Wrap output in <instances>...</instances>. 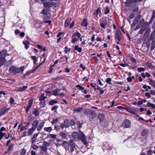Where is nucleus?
<instances>
[{
  "label": "nucleus",
  "instance_id": "nucleus-1",
  "mask_svg": "<svg viewBox=\"0 0 155 155\" xmlns=\"http://www.w3.org/2000/svg\"><path fill=\"white\" fill-rule=\"evenodd\" d=\"M25 66H23L19 68H17L15 66H12L9 69V71L11 73H13L15 74L23 72Z\"/></svg>",
  "mask_w": 155,
  "mask_h": 155
},
{
  "label": "nucleus",
  "instance_id": "nucleus-2",
  "mask_svg": "<svg viewBox=\"0 0 155 155\" xmlns=\"http://www.w3.org/2000/svg\"><path fill=\"white\" fill-rule=\"evenodd\" d=\"M84 114L89 117L90 120H92L95 118L97 116V114L95 111L91 110L88 109L85 110L84 111Z\"/></svg>",
  "mask_w": 155,
  "mask_h": 155
},
{
  "label": "nucleus",
  "instance_id": "nucleus-3",
  "mask_svg": "<svg viewBox=\"0 0 155 155\" xmlns=\"http://www.w3.org/2000/svg\"><path fill=\"white\" fill-rule=\"evenodd\" d=\"M80 136H79V139H80L81 141L85 145H87L88 144L87 141L86 140L87 139L86 137L82 132L80 131Z\"/></svg>",
  "mask_w": 155,
  "mask_h": 155
},
{
  "label": "nucleus",
  "instance_id": "nucleus-4",
  "mask_svg": "<svg viewBox=\"0 0 155 155\" xmlns=\"http://www.w3.org/2000/svg\"><path fill=\"white\" fill-rule=\"evenodd\" d=\"M61 89H57L54 90L52 91V94L54 96L59 95L62 97L65 95V94L64 93L61 92Z\"/></svg>",
  "mask_w": 155,
  "mask_h": 155
},
{
  "label": "nucleus",
  "instance_id": "nucleus-5",
  "mask_svg": "<svg viewBox=\"0 0 155 155\" xmlns=\"http://www.w3.org/2000/svg\"><path fill=\"white\" fill-rule=\"evenodd\" d=\"M70 126L69 121L68 119L65 120L64 122L61 123L60 125V127L62 129L64 127L68 128Z\"/></svg>",
  "mask_w": 155,
  "mask_h": 155
},
{
  "label": "nucleus",
  "instance_id": "nucleus-6",
  "mask_svg": "<svg viewBox=\"0 0 155 155\" xmlns=\"http://www.w3.org/2000/svg\"><path fill=\"white\" fill-rule=\"evenodd\" d=\"M122 126L126 128H129L130 126V122L128 119L125 120L122 123Z\"/></svg>",
  "mask_w": 155,
  "mask_h": 155
},
{
  "label": "nucleus",
  "instance_id": "nucleus-7",
  "mask_svg": "<svg viewBox=\"0 0 155 155\" xmlns=\"http://www.w3.org/2000/svg\"><path fill=\"white\" fill-rule=\"evenodd\" d=\"M53 2H45L43 3V5L44 7H51L54 5Z\"/></svg>",
  "mask_w": 155,
  "mask_h": 155
},
{
  "label": "nucleus",
  "instance_id": "nucleus-8",
  "mask_svg": "<svg viewBox=\"0 0 155 155\" xmlns=\"http://www.w3.org/2000/svg\"><path fill=\"white\" fill-rule=\"evenodd\" d=\"M33 102V99H31L29 100L28 101V106L27 107L26 109V112L27 113L31 106L32 105Z\"/></svg>",
  "mask_w": 155,
  "mask_h": 155
},
{
  "label": "nucleus",
  "instance_id": "nucleus-9",
  "mask_svg": "<svg viewBox=\"0 0 155 155\" xmlns=\"http://www.w3.org/2000/svg\"><path fill=\"white\" fill-rule=\"evenodd\" d=\"M121 33L120 31L117 30L115 34V37L119 41H120L121 40Z\"/></svg>",
  "mask_w": 155,
  "mask_h": 155
},
{
  "label": "nucleus",
  "instance_id": "nucleus-10",
  "mask_svg": "<svg viewBox=\"0 0 155 155\" xmlns=\"http://www.w3.org/2000/svg\"><path fill=\"white\" fill-rule=\"evenodd\" d=\"M39 123V121L38 120H34L32 123V128L35 130Z\"/></svg>",
  "mask_w": 155,
  "mask_h": 155
},
{
  "label": "nucleus",
  "instance_id": "nucleus-11",
  "mask_svg": "<svg viewBox=\"0 0 155 155\" xmlns=\"http://www.w3.org/2000/svg\"><path fill=\"white\" fill-rule=\"evenodd\" d=\"M32 114L36 117L39 115V110L38 109L34 108L32 110Z\"/></svg>",
  "mask_w": 155,
  "mask_h": 155
},
{
  "label": "nucleus",
  "instance_id": "nucleus-12",
  "mask_svg": "<svg viewBox=\"0 0 155 155\" xmlns=\"http://www.w3.org/2000/svg\"><path fill=\"white\" fill-rule=\"evenodd\" d=\"M38 135V133L34 134L31 138V142L32 143H33L36 141L37 137Z\"/></svg>",
  "mask_w": 155,
  "mask_h": 155
},
{
  "label": "nucleus",
  "instance_id": "nucleus-13",
  "mask_svg": "<svg viewBox=\"0 0 155 155\" xmlns=\"http://www.w3.org/2000/svg\"><path fill=\"white\" fill-rule=\"evenodd\" d=\"M73 138L76 140L79 139V136L78 134L76 132H74L72 133Z\"/></svg>",
  "mask_w": 155,
  "mask_h": 155
},
{
  "label": "nucleus",
  "instance_id": "nucleus-14",
  "mask_svg": "<svg viewBox=\"0 0 155 155\" xmlns=\"http://www.w3.org/2000/svg\"><path fill=\"white\" fill-rule=\"evenodd\" d=\"M61 145L64 147L66 149H68L69 145V143L65 141H63V143Z\"/></svg>",
  "mask_w": 155,
  "mask_h": 155
},
{
  "label": "nucleus",
  "instance_id": "nucleus-15",
  "mask_svg": "<svg viewBox=\"0 0 155 155\" xmlns=\"http://www.w3.org/2000/svg\"><path fill=\"white\" fill-rule=\"evenodd\" d=\"M45 123V121H42L39 124L37 128V130L38 131H40L42 129V127H44Z\"/></svg>",
  "mask_w": 155,
  "mask_h": 155
},
{
  "label": "nucleus",
  "instance_id": "nucleus-16",
  "mask_svg": "<svg viewBox=\"0 0 155 155\" xmlns=\"http://www.w3.org/2000/svg\"><path fill=\"white\" fill-rule=\"evenodd\" d=\"M107 21L104 20L102 21L100 23L101 26L103 28H105V26L107 25Z\"/></svg>",
  "mask_w": 155,
  "mask_h": 155
},
{
  "label": "nucleus",
  "instance_id": "nucleus-17",
  "mask_svg": "<svg viewBox=\"0 0 155 155\" xmlns=\"http://www.w3.org/2000/svg\"><path fill=\"white\" fill-rule=\"evenodd\" d=\"M59 135L63 139H66L67 137V134L64 132H60Z\"/></svg>",
  "mask_w": 155,
  "mask_h": 155
},
{
  "label": "nucleus",
  "instance_id": "nucleus-18",
  "mask_svg": "<svg viewBox=\"0 0 155 155\" xmlns=\"http://www.w3.org/2000/svg\"><path fill=\"white\" fill-rule=\"evenodd\" d=\"M83 109L84 108L82 107L75 108L74 109V113H76L80 112L83 110Z\"/></svg>",
  "mask_w": 155,
  "mask_h": 155
},
{
  "label": "nucleus",
  "instance_id": "nucleus-19",
  "mask_svg": "<svg viewBox=\"0 0 155 155\" xmlns=\"http://www.w3.org/2000/svg\"><path fill=\"white\" fill-rule=\"evenodd\" d=\"M35 130L32 128L29 129L27 131V136H31L34 133Z\"/></svg>",
  "mask_w": 155,
  "mask_h": 155
},
{
  "label": "nucleus",
  "instance_id": "nucleus-20",
  "mask_svg": "<svg viewBox=\"0 0 155 155\" xmlns=\"http://www.w3.org/2000/svg\"><path fill=\"white\" fill-rule=\"evenodd\" d=\"M97 117L100 121H101L103 120L104 118V115L101 113L98 114Z\"/></svg>",
  "mask_w": 155,
  "mask_h": 155
},
{
  "label": "nucleus",
  "instance_id": "nucleus-21",
  "mask_svg": "<svg viewBox=\"0 0 155 155\" xmlns=\"http://www.w3.org/2000/svg\"><path fill=\"white\" fill-rule=\"evenodd\" d=\"M28 88V87L27 86H24L22 87H20L18 88L17 89V91H23L25 90Z\"/></svg>",
  "mask_w": 155,
  "mask_h": 155
},
{
  "label": "nucleus",
  "instance_id": "nucleus-22",
  "mask_svg": "<svg viewBox=\"0 0 155 155\" xmlns=\"http://www.w3.org/2000/svg\"><path fill=\"white\" fill-rule=\"evenodd\" d=\"M71 21V19L69 18H67L65 22V23L64 25V26L66 28L68 27L69 24L70 23Z\"/></svg>",
  "mask_w": 155,
  "mask_h": 155
},
{
  "label": "nucleus",
  "instance_id": "nucleus-23",
  "mask_svg": "<svg viewBox=\"0 0 155 155\" xmlns=\"http://www.w3.org/2000/svg\"><path fill=\"white\" fill-rule=\"evenodd\" d=\"M142 1V0H127V1L126 2V3L129 2L136 3L140 2H141Z\"/></svg>",
  "mask_w": 155,
  "mask_h": 155
},
{
  "label": "nucleus",
  "instance_id": "nucleus-24",
  "mask_svg": "<svg viewBox=\"0 0 155 155\" xmlns=\"http://www.w3.org/2000/svg\"><path fill=\"white\" fill-rule=\"evenodd\" d=\"M23 43L25 46V48L26 49H27L29 47V46L30 45L29 42L27 40H26L23 41Z\"/></svg>",
  "mask_w": 155,
  "mask_h": 155
},
{
  "label": "nucleus",
  "instance_id": "nucleus-25",
  "mask_svg": "<svg viewBox=\"0 0 155 155\" xmlns=\"http://www.w3.org/2000/svg\"><path fill=\"white\" fill-rule=\"evenodd\" d=\"M44 130L45 131L50 132L52 130V128L51 127H45L44 128Z\"/></svg>",
  "mask_w": 155,
  "mask_h": 155
},
{
  "label": "nucleus",
  "instance_id": "nucleus-26",
  "mask_svg": "<svg viewBox=\"0 0 155 155\" xmlns=\"http://www.w3.org/2000/svg\"><path fill=\"white\" fill-rule=\"evenodd\" d=\"M58 101L55 100H50L49 102V104L51 106L54 104H57Z\"/></svg>",
  "mask_w": 155,
  "mask_h": 155
},
{
  "label": "nucleus",
  "instance_id": "nucleus-27",
  "mask_svg": "<svg viewBox=\"0 0 155 155\" xmlns=\"http://www.w3.org/2000/svg\"><path fill=\"white\" fill-rule=\"evenodd\" d=\"M81 25L83 26H85L86 27H87V22L86 19L84 18L83 21L81 23Z\"/></svg>",
  "mask_w": 155,
  "mask_h": 155
},
{
  "label": "nucleus",
  "instance_id": "nucleus-28",
  "mask_svg": "<svg viewBox=\"0 0 155 155\" xmlns=\"http://www.w3.org/2000/svg\"><path fill=\"white\" fill-rule=\"evenodd\" d=\"M8 110V109L5 107L3 109H2L0 112V116H2Z\"/></svg>",
  "mask_w": 155,
  "mask_h": 155
},
{
  "label": "nucleus",
  "instance_id": "nucleus-29",
  "mask_svg": "<svg viewBox=\"0 0 155 155\" xmlns=\"http://www.w3.org/2000/svg\"><path fill=\"white\" fill-rule=\"evenodd\" d=\"M101 12V9L100 8H98L95 12L94 13V14L95 16L97 17L98 15Z\"/></svg>",
  "mask_w": 155,
  "mask_h": 155
},
{
  "label": "nucleus",
  "instance_id": "nucleus-30",
  "mask_svg": "<svg viewBox=\"0 0 155 155\" xmlns=\"http://www.w3.org/2000/svg\"><path fill=\"white\" fill-rule=\"evenodd\" d=\"M144 19L143 18H142L140 20V21L138 23H139V25H140V26L141 25L144 23V25H143V26H144L145 25H147V22H144Z\"/></svg>",
  "mask_w": 155,
  "mask_h": 155
},
{
  "label": "nucleus",
  "instance_id": "nucleus-31",
  "mask_svg": "<svg viewBox=\"0 0 155 155\" xmlns=\"http://www.w3.org/2000/svg\"><path fill=\"white\" fill-rule=\"evenodd\" d=\"M69 143L70 145V146L72 148H74L75 147V144L74 143V140H71L69 141Z\"/></svg>",
  "mask_w": 155,
  "mask_h": 155
},
{
  "label": "nucleus",
  "instance_id": "nucleus-32",
  "mask_svg": "<svg viewBox=\"0 0 155 155\" xmlns=\"http://www.w3.org/2000/svg\"><path fill=\"white\" fill-rule=\"evenodd\" d=\"M46 98L47 97L45 96L43 94H42L39 97V101H44Z\"/></svg>",
  "mask_w": 155,
  "mask_h": 155
},
{
  "label": "nucleus",
  "instance_id": "nucleus-33",
  "mask_svg": "<svg viewBox=\"0 0 155 155\" xmlns=\"http://www.w3.org/2000/svg\"><path fill=\"white\" fill-rule=\"evenodd\" d=\"M75 50L77 51L78 52H81V51L82 48H79L78 45H76L74 48Z\"/></svg>",
  "mask_w": 155,
  "mask_h": 155
},
{
  "label": "nucleus",
  "instance_id": "nucleus-34",
  "mask_svg": "<svg viewBox=\"0 0 155 155\" xmlns=\"http://www.w3.org/2000/svg\"><path fill=\"white\" fill-rule=\"evenodd\" d=\"M148 80L149 81V84L155 87V83L153 80L149 78L148 79Z\"/></svg>",
  "mask_w": 155,
  "mask_h": 155
},
{
  "label": "nucleus",
  "instance_id": "nucleus-35",
  "mask_svg": "<svg viewBox=\"0 0 155 155\" xmlns=\"http://www.w3.org/2000/svg\"><path fill=\"white\" fill-rule=\"evenodd\" d=\"M148 130L147 129L143 130L141 132V135L142 136H145L148 133Z\"/></svg>",
  "mask_w": 155,
  "mask_h": 155
},
{
  "label": "nucleus",
  "instance_id": "nucleus-36",
  "mask_svg": "<svg viewBox=\"0 0 155 155\" xmlns=\"http://www.w3.org/2000/svg\"><path fill=\"white\" fill-rule=\"evenodd\" d=\"M110 12V9L109 8L108 6H106L104 9V13L105 14H107Z\"/></svg>",
  "mask_w": 155,
  "mask_h": 155
},
{
  "label": "nucleus",
  "instance_id": "nucleus-37",
  "mask_svg": "<svg viewBox=\"0 0 155 155\" xmlns=\"http://www.w3.org/2000/svg\"><path fill=\"white\" fill-rule=\"evenodd\" d=\"M134 17V13L131 14L129 16L128 18H127V20L129 21L130 23V20L131 19L133 18Z\"/></svg>",
  "mask_w": 155,
  "mask_h": 155
},
{
  "label": "nucleus",
  "instance_id": "nucleus-38",
  "mask_svg": "<svg viewBox=\"0 0 155 155\" xmlns=\"http://www.w3.org/2000/svg\"><path fill=\"white\" fill-rule=\"evenodd\" d=\"M141 17V15H139L137 17L134 21L136 23H137L138 22L140 19Z\"/></svg>",
  "mask_w": 155,
  "mask_h": 155
},
{
  "label": "nucleus",
  "instance_id": "nucleus-39",
  "mask_svg": "<svg viewBox=\"0 0 155 155\" xmlns=\"http://www.w3.org/2000/svg\"><path fill=\"white\" fill-rule=\"evenodd\" d=\"M40 149L41 151L45 152H47V148L45 146H41Z\"/></svg>",
  "mask_w": 155,
  "mask_h": 155
},
{
  "label": "nucleus",
  "instance_id": "nucleus-40",
  "mask_svg": "<svg viewBox=\"0 0 155 155\" xmlns=\"http://www.w3.org/2000/svg\"><path fill=\"white\" fill-rule=\"evenodd\" d=\"M147 104L149 107H151L153 109L155 108V105L153 104H151L150 102H148Z\"/></svg>",
  "mask_w": 155,
  "mask_h": 155
},
{
  "label": "nucleus",
  "instance_id": "nucleus-41",
  "mask_svg": "<svg viewBox=\"0 0 155 155\" xmlns=\"http://www.w3.org/2000/svg\"><path fill=\"white\" fill-rule=\"evenodd\" d=\"M155 48V41H153L151 43V50H153Z\"/></svg>",
  "mask_w": 155,
  "mask_h": 155
},
{
  "label": "nucleus",
  "instance_id": "nucleus-42",
  "mask_svg": "<svg viewBox=\"0 0 155 155\" xmlns=\"http://www.w3.org/2000/svg\"><path fill=\"white\" fill-rule=\"evenodd\" d=\"M75 87L77 88L78 89L82 91L84 89V87L81 86L80 85H76Z\"/></svg>",
  "mask_w": 155,
  "mask_h": 155
},
{
  "label": "nucleus",
  "instance_id": "nucleus-43",
  "mask_svg": "<svg viewBox=\"0 0 155 155\" xmlns=\"http://www.w3.org/2000/svg\"><path fill=\"white\" fill-rule=\"evenodd\" d=\"M60 127L58 125H55L54 126V129L57 131H58L60 128Z\"/></svg>",
  "mask_w": 155,
  "mask_h": 155
},
{
  "label": "nucleus",
  "instance_id": "nucleus-44",
  "mask_svg": "<svg viewBox=\"0 0 155 155\" xmlns=\"http://www.w3.org/2000/svg\"><path fill=\"white\" fill-rule=\"evenodd\" d=\"M14 146V144L13 143L9 147L7 150V152H9L10 151L12 150Z\"/></svg>",
  "mask_w": 155,
  "mask_h": 155
},
{
  "label": "nucleus",
  "instance_id": "nucleus-45",
  "mask_svg": "<svg viewBox=\"0 0 155 155\" xmlns=\"http://www.w3.org/2000/svg\"><path fill=\"white\" fill-rule=\"evenodd\" d=\"M58 119L57 118L55 119H53L51 121V123L52 124H54L58 122Z\"/></svg>",
  "mask_w": 155,
  "mask_h": 155
},
{
  "label": "nucleus",
  "instance_id": "nucleus-46",
  "mask_svg": "<svg viewBox=\"0 0 155 155\" xmlns=\"http://www.w3.org/2000/svg\"><path fill=\"white\" fill-rule=\"evenodd\" d=\"M26 153V150L25 149H22L21 150L20 152L21 155H25Z\"/></svg>",
  "mask_w": 155,
  "mask_h": 155
},
{
  "label": "nucleus",
  "instance_id": "nucleus-47",
  "mask_svg": "<svg viewBox=\"0 0 155 155\" xmlns=\"http://www.w3.org/2000/svg\"><path fill=\"white\" fill-rule=\"evenodd\" d=\"M65 51L64 52L66 53H67L68 52H69L70 51L71 48H68L67 46H66L64 48Z\"/></svg>",
  "mask_w": 155,
  "mask_h": 155
},
{
  "label": "nucleus",
  "instance_id": "nucleus-48",
  "mask_svg": "<svg viewBox=\"0 0 155 155\" xmlns=\"http://www.w3.org/2000/svg\"><path fill=\"white\" fill-rule=\"evenodd\" d=\"M155 12L154 11H153V15L150 19V22H151L155 18Z\"/></svg>",
  "mask_w": 155,
  "mask_h": 155
},
{
  "label": "nucleus",
  "instance_id": "nucleus-49",
  "mask_svg": "<svg viewBox=\"0 0 155 155\" xmlns=\"http://www.w3.org/2000/svg\"><path fill=\"white\" fill-rule=\"evenodd\" d=\"M32 59L33 60L34 63L35 64L37 61V59L36 56H34L31 57Z\"/></svg>",
  "mask_w": 155,
  "mask_h": 155
},
{
  "label": "nucleus",
  "instance_id": "nucleus-50",
  "mask_svg": "<svg viewBox=\"0 0 155 155\" xmlns=\"http://www.w3.org/2000/svg\"><path fill=\"white\" fill-rule=\"evenodd\" d=\"M130 60L132 63L135 64H136L137 61L135 58H134L133 57H131L130 58Z\"/></svg>",
  "mask_w": 155,
  "mask_h": 155
},
{
  "label": "nucleus",
  "instance_id": "nucleus-51",
  "mask_svg": "<svg viewBox=\"0 0 155 155\" xmlns=\"http://www.w3.org/2000/svg\"><path fill=\"white\" fill-rule=\"evenodd\" d=\"M111 79L110 78H108L106 80V82L107 83L111 85L112 84V83L111 82Z\"/></svg>",
  "mask_w": 155,
  "mask_h": 155
},
{
  "label": "nucleus",
  "instance_id": "nucleus-52",
  "mask_svg": "<svg viewBox=\"0 0 155 155\" xmlns=\"http://www.w3.org/2000/svg\"><path fill=\"white\" fill-rule=\"evenodd\" d=\"M137 70L139 72H141L142 71H144L145 70V69L143 68L140 67L138 68L137 69Z\"/></svg>",
  "mask_w": 155,
  "mask_h": 155
},
{
  "label": "nucleus",
  "instance_id": "nucleus-53",
  "mask_svg": "<svg viewBox=\"0 0 155 155\" xmlns=\"http://www.w3.org/2000/svg\"><path fill=\"white\" fill-rule=\"evenodd\" d=\"M138 11V7L137 6L135 7H134L132 11V12H137Z\"/></svg>",
  "mask_w": 155,
  "mask_h": 155
},
{
  "label": "nucleus",
  "instance_id": "nucleus-54",
  "mask_svg": "<svg viewBox=\"0 0 155 155\" xmlns=\"http://www.w3.org/2000/svg\"><path fill=\"white\" fill-rule=\"evenodd\" d=\"M47 13V10L45 9H43L41 12V13L44 15H46Z\"/></svg>",
  "mask_w": 155,
  "mask_h": 155
},
{
  "label": "nucleus",
  "instance_id": "nucleus-55",
  "mask_svg": "<svg viewBox=\"0 0 155 155\" xmlns=\"http://www.w3.org/2000/svg\"><path fill=\"white\" fill-rule=\"evenodd\" d=\"M73 36H77L78 38H80L81 37V34L79 32H76L74 33L73 35Z\"/></svg>",
  "mask_w": 155,
  "mask_h": 155
},
{
  "label": "nucleus",
  "instance_id": "nucleus-56",
  "mask_svg": "<svg viewBox=\"0 0 155 155\" xmlns=\"http://www.w3.org/2000/svg\"><path fill=\"white\" fill-rule=\"evenodd\" d=\"M76 125L79 128H81L82 127V125L81 124L80 121H77L76 122Z\"/></svg>",
  "mask_w": 155,
  "mask_h": 155
},
{
  "label": "nucleus",
  "instance_id": "nucleus-57",
  "mask_svg": "<svg viewBox=\"0 0 155 155\" xmlns=\"http://www.w3.org/2000/svg\"><path fill=\"white\" fill-rule=\"evenodd\" d=\"M70 124L72 126H74L75 125V122L74 119H71V120Z\"/></svg>",
  "mask_w": 155,
  "mask_h": 155
},
{
  "label": "nucleus",
  "instance_id": "nucleus-58",
  "mask_svg": "<svg viewBox=\"0 0 155 155\" xmlns=\"http://www.w3.org/2000/svg\"><path fill=\"white\" fill-rule=\"evenodd\" d=\"M43 145L45 147H48L50 145L49 143L46 141H44L43 142Z\"/></svg>",
  "mask_w": 155,
  "mask_h": 155
},
{
  "label": "nucleus",
  "instance_id": "nucleus-59",
  "mask_svg": "<svg viewBox=\"0 0 155 155\" xmlns=\"http://www.w3.org/2000/svg\"><path fill=\"white\" fill-rule=\"evenodd\" d=\"M4 60V58H3V57H0V67L2 66L4 63H3V61H2V60Z\"/></svg>",
  "mask_w": 155,
  "mask_h": 155
},
{
  "label": "nucleus",
  "instance_id": "nucleus-60",
  "mask_svg": "<svg viewBox=\"0 0 155 155\" xmlns=\"http://www.w3.org/2000/svg\"><path fill=\"white\" fill-rule=\"evenodd\" d=\"M58 107V106L57 105H55L53 106L51 109V110L52 111H53L54 110H56Z\"/></svg>",
  "mask_w": 155,
  "mask_h": 155
},
{
  "label": "nucleus",
  "instance_id": "nucleus-61",
  "mask_svg": "<svg viewBox=\"0 0 155 155\" xmlns=\"http://www.w3.org/2000/svg\"><path fill=\"white\" fill-rule=\"evenodd\" d=\"M145 30L144 28H141L139 31V34H142L143 32Z\"/></svg>",
  "mask_w": 155,
  "mask_h": 155
},
{
  "label": "nucleus",
  "instance_id": "nucleus-62",
  "mask_svg": "<svg viewBox=\"0 0 155 155\" xmlns=\"http://www.w3.org/2000/svg\"><path fill=\"white\" fill-rule=\"evenodd\" d=\"M51 137L53 139H56V135L54 134H51L50 135Z\"/></svg>",
  "mask_w": 155,
  "mask_h": 155
},
{
  "label": "nucleus",
  "instance_id": "nucleus-63",
  "mask_svg": "<svg viewBox=\"0 0 155 155\" xmlns=\"http://www.w3.org/2000/svg\"><path fill=\"white\" fill-rule=\"evenodd\" d=\"M78 41V39L76 38H74L72 39L71 40V42L72 43H74Z\"/></svg>",
  "mask_w": 155,
  "mask_h": 155
},
{
  "label": "nucleus",
  "instance_id": "nucleus-64",
  "mask_svg": "<svg viewBox=\"0 0 155 155\" xmlns=\"http://www.w3.org/2000/svg\"><path fill=\"white\" fill-rule=\"evenodd\" d=\"M33 150H36L39 148V147L35 145H34L32 147Z\"/></svg>",
  "mask_w": 155,
  "mask_h": 155
}]
</instances>
